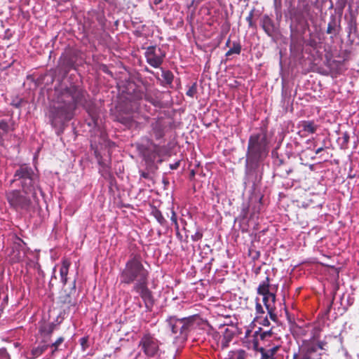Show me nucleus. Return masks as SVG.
<instances>
[{"instance_id": "obj_1", "label": "nucleus", "mask_w": 359, "mask_h": 359, "mask_svg": "<svg viewBox=\"0 0 359 359\" xmlns=\"http://www.w3.org/2000/svg\"><path fill=\"white\" fill-rule=\"evenodd\" d=\"M120 284H133V291L142 299L147 311H151L154 304L152 291L149 288V271L144 267L140 254H131L120 272Z\"/></svg>"}, {"instance_id": "obj_2", "label": "nucleus", "mask_w": 359, "mask_h": 359, "mask_svg": "<svg viewBox=\"0 0 359 359\" xmlns=\"http://www.w3.org/2000/svg\"><path fill=\"white\" fill-rule=\"evenodd\" d=\"M88 100L89 95L83 88L76 86L66 88L57 97V105L54 107L53 111V120H70L78 107H86Z\"/></svg>"}, {"instance_id": "obj_3", "label": "nucleus", "mask_w": 359, "mask_h": 359, "mask_svg": "<svg viewBox=\"0 0 359 359\" xmlns=\"http://www.w3.org/2000/svg\"><path fill=\"white\" fill-rule=\"evenodd\" d=\"M13 184H16L23 194L31 195L34 201L38 199L36 192L41 191L40 176L29 164H20L15 168L10 186Z\"/></svg>"}, {"instance_id": "obj_4", "label": "nucleus", "mask_w": 359, "mask_h": 359, "mask_svg": "<svg viewBox=\"0 0 359 359\" xmlns=\"http://www.w3.org/2000/svg\"><path fill=\"white\" fill-rule=\"evenodd\" d=\"M151 130L149 132L150 137L147 138L149 145L145 147L143 151L146 161L154 162L157 157L161 156L164 147L156 144L153 138L156 141L163 140L165 135L166 125L163 117L154 118L150 124Z\"/></svg>"}, {"instance_id": "obj_5", "label": "nucleus", "mask_w": 359, "mask_h": 359, "mask_svg": "<svg viewBox=\"0 0 359 359\" xmlns=\"http://www.w3.org/2000/svg\"><path fill=\"white\" fill-rule=\"evenodd\" d=\"M268 152L267 131L266 128H261V133L249 137L246 161L251 165L257 164L264 159Z\"/></svg>"}, {"instance_id": "obj_6", "label": "nucleus", "mask_w": 359, "mask_h": 359, "mask_svg": "<svg viewBox=\"0 0 359 359\" xmlns=\"http://www.w3.org/2000/svg\"><path fill=\"white\" fill-rule=\"evenodd\" d=\"M197 316L179 318L175 316H170L165 320L167 328L171 331L175 338H185L188 334L195 328Z\"/></svg>"}, {"instance_id": "obj_7", "label": "nucleus", "mask_w": 359, "mask_h": 359, "mask_svg": "<svg viewBox=\"0 0 359 359\" xmlns=\"http://www.w3.org/2000/svg\"><path fill=\"white\" fill-rule=\"evenodd\" d=\"M20 189H13L6 192V198L9 205L15 210L29 211L32 202L31 195L22 194Z\"/></svg>"}, {"instance_id": "obj_8", "label": "nucleus", "mask_w": 359, "mask_h": 359, "mask_svg": "<svg viewBox=\"0 0 359 359\" xmlns=\"http://www.w3.org/2000/svg\"><path fill=\"white\" fill-rule=\"evenodd\" d=\"M139 346L148 357L155 356L159 351V341L149 333L144 334L140 341Z\"/></svg>"}, {"instance_id": "obj_9", "label": "nucleus", "mask_w": 359, "mask_h": 359, "mask_svg": "<svg viewBox=\"0 0 359 359\" xmlns=\"http://www.w3.org/2000/svg\"><path fill=\"white\" fill-rule=\"evenodd\" d=\"M144 56L147 62L154 68H158L165 57V53L160 48L151 46L146 48Z\"/></svg>"}, {"instance_id": "obj_10", "label": "nucleus", "mask_w": 359, "mask_h": 359, "mask_svg": "<svg viewBox=\"0 0 359 359\" xmlns=\"http://www.w3.org/2000/svg\"><path fill=\"white\" fill-rule=\"evenodd\" d=\"M273 288L270 284V278L269 276H266L265 280L259 283L257 289V292L262 297H267L273 299L276 298V294L275 292H273Z\"/></svg>"}, {"instance_id": "obj_11", "label": "nucleus", "mask_w": 359, "mask_h": 359, "mask_svg": "<svg viewBox=\"0 0 359 359\" xmlns=\"http://www.w3.org/2000/svg\"><path fill=\"white\" fill-rule=\"evenodd\" d=\"M317 351V346L314 344H307L301 349V356L298 358L297 353L294 354V359H314L313 354Z\"/></svg>"}, {"instance_id": "obj_12", "label": "nucleus", "mask_w": 359, "mask_h": 359, "mask_svg": "<svg viewBox=\"0 0 359 359\" xmlns=\"http://www.w3.org/2000/svg\"><path fill=\"white\" fill-rule=\"evenodd\" d=\"M276 298L273 299L267 297H263L262 298V302L264 303V305L267 310L269 317L273 321L277 320V315L275 313L276 309Z\"/></svg>"}, {"instance_id": "obj_13", "label": "nucleus", "mask_w": 359, "mask_h": 359, "mask_svg": "<svg viewBox=\"0 0 359 359\" xmlns=\"http://www.w3.org/2000/svg\"><path fill=\"white\" fill-rule=\"evenodd\" d=\"M262 27L269 36L273 37L277 32L273 21L268 15L262 18Z\"/></svg>"}, {"instance_id": "obj_14", "label": "nucleus", "mask_w": 359, "mask_h": 359, "mask_svg": "<svg viewBox=\"0 0 359 359\" xmlns=\"http://www.w3.org/2000/svg\"><path fill=\"white\" fill-rule=\"evenodd\" d=\"M236 334V327H225L221 339V348L224 349L229 346V343L232 341Z\"/></svg>"}, {"instance_id": "obj_15", "label": "nucleus", "mask_w": 359, "mask_h": 359, "mask_svg": "<svg viewBox=\"0 0 359 359\" xmlns=\"http://www.w3.org/2000/svg\"><path fill=\"white\" fill-rule=\"evenodd\" d=\"M273 334V333L271 330L268 331H262V329L259 327L258 330L255 331L252 335V344L254 348H257V346H259V339L264 341L267 338L271 337Z\"/></svg>"}, {"instance_id": "obj_16", "label": "nucleus", "mask_w": 359, "mask_h": 359, "mask_svg": "<svg viewBox=\"0 0 359 359\" xmlns=\"http://www.w3.org/2000/svg\"><path fill=\"white\" fill-rule=\"evenodd\" d=\"M15 130V123L12 118L0 121V130L4 135Z\"/></svg>"}, {"instance_id": "obj_17", "label": "nucleus", "mask_w": 359, "mask_h": 359, "mask_svg": "<svg viewBox=\"0 0 359 359\" xmlns=\"http://www.w3.org/2000/svg\"><path fill=\"white\" fill-rule=\"evenodd\" d=\"M71 265V262L68 259H63L62 260L61 267L60 269V275L61 282L63 285H66L67 283V275L69 272V269Z\"/></svg>"}, {"instance_id": "obj_18", "label": "nucleus", "mask_w": 359, "mask_h": 359, "mask_svg": "<svg viewBox=\"0 0 359 359\" xmlns=\"http://www.w3.org/2000/svg\"><path fill=\"white\" fill-rule=\"evenodd\" d=\"M299 126L304 132L309 134L315 133L318 128V126L316 124L314 121H302Z\"/></svg>"}, {"instance_id": "obj_19", "label": "nucleus", "mask_w": 359, "mask_h": 359, "mask_svg": "<svg viewBox=\"0 0 359 359\" xmlns=\"http://www.w3.org/2000/svg\"><path fill=\"white\" fill-rule=\"evenodd\" d=\"M48 344H39L38 346L33 348L29 353H27L28 359H35L42 355L49 347Z\"/></svg>"}, {"instance_id": "obj_20", "label": "nucleus", "mask_w": 359, "mask_h": 359, "mask_svg": "<svg viewBox=\"0 0 359 359\" xmlns=\"http://www.w3.org/2000/svg\"><path fill=\"white\" fill-rule=\"evenodd\" d=\"M248 353L243 349L229 351L225 359H247Z\"/></svg>"}, {"instance_id": "obj_21", "label": "nucleus", "mask_w": 359, "mask_h": 359, "mask_svg": "<svg viewBox=\"0 0 359 359\" xmlns=\"http://www.w3.org/2000/svg\"><path fill=\"white\" fill-rule=\"evenodd\" d=\"M241 45L238 41H233L232 47H230L229 50L226 53V56L229 57L233 54L239 55L241 52Z\"/></svg>"}, {"instance_id": "obj_22", "label": "nucleus", "mask_w": 359, "mask_h": 359, "mask_svg": "<svg viewBox=\"0 0 359 359\" xmlns=\"http://www.w3.org/2000/svg\"><path fill=\"white\" fill-rule=\"evenodd\" d=\"M55 327V325L54 323H50L48 325L41 326L39 329V332L41 334L50 337L53 334Z\"/></svg>"}, {"instance_id": "obj_23", "label": "nucleus", "mask_w": 359, "mask_h": 359, "mask_svg": "<svg viewBox=\"0 0 359 359\" xmlns=\"http://www.w3.org/2000/svg\"><path fill=\"white\" fill-rule=\"evenodd\" d=\"M162 77L167 84L171 85L174 79V75L169 70L163 71Z\"/></svg>"}, {"instance_id": "obj_24", "label": "nucleus", "mask_w": 359, "mask_h": 359, "mask_svg": "<svg viewBox=\"0 0 359 359\" xmlns=\"http://www.w3.org/2000/svg\"><path fill=\"white\" fill-rule=\"evenodd\" d=\"M255 312H256V318H261L262 316L265 313L264 310L263 309V306H262L261 303L259 302V299L258 297L255 299Z\"/></svg>"}, {"instance_id": "obj_25", "label": "nucleus", "mask_w": 359, "mask_h": 359, "mask_svg": "<svg viewBox=\"0 0 359 359\" xmlns=\"http://www.w3.org/2000/svg\"><path fill=\"white\" fill-rule=\"evenodd\" d=\"M152 213L159 224L161 225H164L165 224L166 220L159 210L155 209Z\"/></svg>"}, {"instance_id": "obj_26", "label": "nucleus", "mask_w": 359, "mask_h": 359, "mask_svg": "<svg viewBox=\"0 0 359 359\" xmlns=\"http://www.w3.org/2000/svg\"><path fill=\"white\" fill-rule=\"evenodd\" d=\"M197 93V83L195 82L192 85L188 86V90L186 95L190 97H194Z\"/></svg>"}, {"instance_id": "obj_27", "label": "nucleus", "mask_w": 359, "mask_h": 359, "mask_svg": "<svg viewBox=\"0 0 359 359\" xmlns=\"http://www.w3.org/2000/svg\"><path fill=\"white\" fill-rule=\"evenodd\" d=\"M60 299L63 304H66L68 305L69 309L70 308V306H74L76 304L75 301H74L72 299V298L71 297V296L69 294H66L63 297H61Z\"/></svg>"}, {"instance_id": "obj_28", "label": "nucleus", "mask_w": 359, "mask_h": 359, "mask_svg": "<svg viewBox=\"0 0 359 359\" xmlns=\"http://www.w3.org/2000/svg\"><path fill=\"white\" fill-rule=\"evenodd\" d=\"M144 99L148 101L149 102L151 103L154 106H157L158 104V101L154 98L151 94L149 92V91H147L145 95H144Z\"/></svg>"}, {"instance_id": "obj_29", "label": "nucleus", "mask_w": 359, "mask_h": 359, "mask_svg": "<svg viewBox=\"0 0 359 359\" xmlns=\"http://www.w3.org/2000/svg\"><path fill=\"white\" fill-rule=\"evenodd\" d=\"M257 351L261 353L260 359H273L271 356L267 353L266 348L257 346V348H255Z\"/></svg>"}, {"instance_id": "obj_30", "label": "nucleus", "mask_w": 359, "mask_h": 359, "mask_svg": "<svg viewBox=\"0 0 359 359\" xmlns=\"http://www.w3.org/2000/svg\"><path fill=\"white\" fill-rule=\"evenodd\" d=\"M65 339L63 337H60L54 343L50 345V347L53 348L52 354L57 351L58 346L64 341Z\"/></svg>"}, {"instance_id": "obj_31", "label": "nucleus", "mask_w": 359, "mask_h": 359, "mask_svg": "<svg viewBox=\"0 0 359 359\" xmlns=\"http://www.w3.org/2000/svg\"><path fill=\"white\" fill-rule=\"evenodd\" d=\"M279 348H280L279 346H274L270 348H266V351L271 356V358H273V359H274L273 357L276 355V353L278 352Z\"/></svg>"}, {"instance_id": "obj_32", "label": "nucleus", "mask_w": 359, "mask_h": 359, "mask_svg": "<svg viewBox=\"0 0 359 359\" xmlns=\"http://www.w3.org/2000/svg\"><path fill=\"white\" fill-rule=\"evenodd\" d=\"M203 232L201 231H197L194 235L191 236V240L193 241H198L202 239Z\"/></svg>"}, {"instance_id": "obj_33", "label": "nucleus", "mask_w": 359, "mask_h": 359, "mask_svg": "<svg viewBox=\"0 0 359 359\" xmlns=\"http://www.w3.org/2000/svg\"><path fill=\"white\" fill-rule=\"evenodd\" d=\"M327 343L325 341H320L318 342L316 345L317 346V349L318 348H320L321 350H325V346H326Z\"/></svg>"}, {"instance_id": "obj_34", "label": "nucleus", "mask_w": 359, "mask_h": 359, "mask_svg": "<svg viewBox=\"0 0 359 359\" xmlns=\"http://www.w3.org/2000/svg\"><path fill=\"white\" fill-rule=\"evenodd\" d=\"M73 67V64L70 60H67L65 67V73H68V72L72 69Z\"/></svg>"}, {"instance_id": "obj_35", "label": "nucleus", "mask_w": 359, "mask_h": 359, "mask_svg": "<svg viewBox=\"0 0 359 359\" xmlns=\"http://www.w3.org/2000/svg\"><path fill=\"white\" fill-rule=\"evenodd\" d=\"M252 17H253V14H252V12H251L249 14V15L248 17H246V19H245L246 21L248 22L250 27L252 26Z\"/></svg>"}, {"instance_id": "obj_36", "label": "nucleus", "mask_w": 359, "mask_h": 359, "mask_svg": "<svg viewBox=\"0 0 359 359\" xmlns=\"http://www.w3.org/2000/svg\"><path fill=\"white\" fill-rule=\"evenodd\" d=\"M250 252V253H252V257L254 260L257 259L260 256V252L259 251L255 250L254 252Z\"/></svg>"}, {"instance_id": "obj_37", "label": "nucleus", "mask_w": 359, "mask_h": 359, "mask_svg": "<svg viewBox=\"0 0 359 359\" xmlns=\"http://www.w3.org/2000/svg\"><path fill=\"white\" fill-rule=\"evenodd\" d=\"M342 138L344 140V144H347L349 141V135L348 134V133H344Z\"/></svg>"}, {"instance_id": "obj_38", "label": "nucleus", "mask_w": 359, "mask_h": 359, "mask_svg": "<svg viewBox=\"0 0 359 359\" xmlns=\"http://www.w3.org/2000/svg\"><path fill=\"white\" fill-rule=\"evenodd\" d=\"M170 219L173 224L177 222V215H176L175 212L173 210L172 211V215H171Z\"/></svg>"}, {"instance_id": "obj_39", "label": "nucleus", "mask_w": 359, "mask_h": 359, "mask_svg": "<svg viewBox=\"0 0 359 359\" xmlns=\"http://www.w3.org/2000/svg\"><path fill=\"white\" fill-rule=\"evenodd\" d=\"M334 29V26L332 23H329L327 28V33L331 34Z\"/></svg>"}, {"instance_id": "obj_40", "label": "nucleus", "mask_w": 359, "mask_h": 359, "mask_svg": "<svg viewBox=\"0 0 359 359\" xmlns=\"http://www.w3.org/2000/svg\"><path fill=\"white\" fill-rule=\"evenodd\" d=\"M180 164V161L175 162L173 164H170V168L172 170H176V169H177L179 168Z\"/></svg>"}, {"instance_id": "obj_41", "label": "nucleus", "mask_w": 359, "mask_h": 359, "mask_svg": "<svg viewBox=\"0 0 359 359\" xmlns=\"http://www.w3.org/2000/svg\"><path fill=\"white\" fill-rule=\"evenodd\" d=\"M260 324H262V325L264 326H269L270 325V322L269 320H268V318L266 317L264 318L262 322L260 323Z\"/></svg>"}, {"instance_id": "obj_42", "label": "nucleus", "mask_w": 359, "mask_h": 359, "mask_svg": "<svg viewBox=\"0 0 359 359\" xmlns=\"http://www.w3.org/2000/svg\"><path fill=\"white\" fill-rule=\"evenodd\" d=\"M15 244H18V245H20L21 243H24L23 241L20 238H19L18 236H15Z\"/></svg>"}, {"instance_id": "obj_43", "label": "nucleus", "mask_w": 359, "mask_h": 359, "mask_svg": "<svg viewBox=\"0 0 359 359\" xmlns=\"http://www.w3.org/2000/svg\"><path fill=\"white\" fill-rule=\"evenodd\" d=\"M7 356H8V353H6V350L0 349V359L1 358H4V357H7Z\"/></svg>"}, {"instance_id": "obj_44", "label": "nucleus", "mask_w": 359, "mask_h": 359, "mask_svg": "<svg viewBox=\"0 0 359 359\" xmlns=\"http://www.w3.org/2000/svg\"><path fill=\"white\" fill-rule=\"evenodd\" d=\"M176 236L179 239V241H183V236L180 233V231H176Z\"/></svg>"}, {"instance_id": "obj_45", "label": "nucleus", "mask_w": 359, "mask_h": 359, "mask_svg": "<svg viewBox=\"0 0 359 359\" xmlns=\"http://www.w3.org/2000/svg\"><path fill=\"white\" fill-rule=\"evenodd\" d=\"M325 147H320L318 148V149L316 150L315 153H316V154H320L321 151H323L325 149Z\"/></svg>"}, {"instance_id": "obj_46", "label": "nucleus", "mask_w": 359, "mask_h": 359, "mask_svg": "<svg viewBox=\"0 0 359 359\" xmlns=\"http://www.w3.org/2000/svg\"><path fill=\"white\" fill-rule=\"evenodd\" d=\"M351 4L349 5V6L350 7H353V4L355 3V1H351ZM355 4H356V8H359V1H356Z\"/></svg>"}, {"instance_id": "obj_47", "label": "nucleus", "mask_w": 359, "mask_h": 359, "mask_svg": "<svg viewBox=\"0 0 359 359\" xmlns=\"http://www.w3.org/2000/svg\"><path fill=\"white\" fill-rule=\"evenodd\" d=\"M141 177H144V178L147 179V178H148V177H149V174H148V173H147V172H142V173H141Z\"/></svg>"}, {"instance_id": "obj_48", "label": "nucleus", "mask_w": 359, "mask_h": 359, "mask_svg": "<svg viewBox=\"0 0 359 359\" xmlns=\"http://www.w3.org/2000/svg\"><path fill=\"white\" fill-rule=\"evenodd\" d=\"M225 46H226V47H231V46H231V40H230V38H229V39H227V41H226V42Z\"/></svg>"}, {"instance_id": "obj_49", "label": "nucleus", "mask_w": 359, "mask_h": 359, "mask_svg": "<svg viewBox=\"0 0 359 359\" xmlns=\"http://www.w3.org/2000/svg\"><path fill=\"white\" fill-rule=\"evenodd\" d=\"M174 225H175V231H180V229H179V224H178V223H177H177H175V224H174Z\"/></svg>"}, {"instance_id": "obj_50", "label": "nucleus", "mask_w": 359, "mask_h": 359, "mask_svg": "<svg viewBox=\"0 0 359 359\" xmlns=\"http://www.w3.org/2000/svg\"><path fill=\"white\" fill-rule=\"evenodd\" d=\"M292 171V170L291 168H289L288 170H285L286 175H288Z\"/></svg>"}, {"instance_id": "obj_51", "label": "nucleus", "mask_w": 359, "mask_h": 359, "mask_svg": "<svg viewBox=\"0 0 359 359\" xmlns=\"http://www.w3.org/2000/svg\"><path fill=\"white\" fill-rule=\"evenodd\" d=\"M332 300H334V298L332 299ZM332 302L333 301L331 302V303L330 304V305L328 306V308H327V312L330 311L331 307H332Z\"/></svg>"}, {"instance_id": "obj_52", "label": "nucleus", "mask_w": 359, "mask_h": 359, "mask_svg": "<svg viewBox=\"0 0 359 359\" xmlns=\"http://www.w3.org/2000/svg\"><path fill=\"white\" fill-rule=\"evenodd\" d=\"M251 333V331L250 330H248L245 332V337H249L250 334Z\"/></svg>"}, {"instance_id": "obj_53", "label": "nucleus", "mask_w": 359, "mask_h": 359, "mask_svg": "<svg viewBox=\"0 0 359 359\" xmlns=\"http://www.w3.org/2000/svg\"><path fill=\"white\" fill-rule=\"evenodd\" d=\"M272 287L273 288V292H275V293H276L278 290V285H273V286H272Z\"/></svg>"}, {"instance_id": "obj_54", "label": "nucleus", "mask_w": 359, "mask_h": 359, "mask_svg": "<svg viewBox=\"0 0 359 359\" xmlns=\"http://www.w3.org/2000/svg\"><path fill=\"white\" fill-rule=\"evenodd\" d=\"M73 289L74 290L76 289V280H74V282H73Z\"/></svg>"}, {"instance_id": "obj_55", "label": "nucleus", "mask_w": 359, "mask_h": 359, "mask_svg": "<svg viewBox=\"0 0 359 359\" xmlns=\"http://www.w3.org/2000/svg\"><path fill=\"white\" fill-rule=\"evenodd\" d=\"M191 176H194V175H195L194 171V170H192V171H191Z\"/></svg>"}, {"instance_id": "obj_56", "label": "nucleus", "mask_w": 359, "mask_h": 359, "mask_svg": "<svg viewBox=\"0 0 359 359\" xmlns=\"http://www.w3.org/2000/svg\"><path fill=\"white\" fill-rule=\"evenodd\" d=\"M332 7H333L332 1H330V8H332Z\"/></svg>"}, {"instance_id": "obj_57", "label": "nucleus", "mask_w": 359, "mask_h": 359, "mask_svg": "<svg viewBox=\"0 0 359 359\" xmlns=\"http://www.w3.org/2000/svg\"><path fill=\"white\" fill-rule=\"evenodd\" d=\"M185 237H186V238H185V239H184V241H185V242H187V238H188V236H187V235H186V236H185Z\"/></svg>"}, {"instance_id": "obj_58", "label": "nucleus", "mask_w": 359, "mask_h": 359, "mask_svg": "<svg viewBox=\"0 0 359 359\" xmlns=\"http://www.w3.org/2000/svg\"><path fill=\"white\" fill-rule=\"evenodd\" d=\"M155 2V4H158V3H160L161 1H154Z\"/></svg>"}]
</instances>
